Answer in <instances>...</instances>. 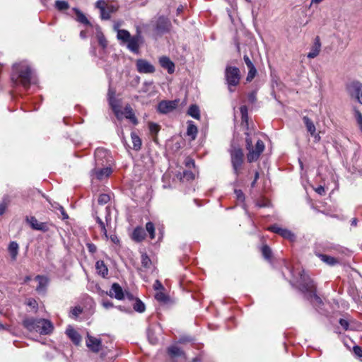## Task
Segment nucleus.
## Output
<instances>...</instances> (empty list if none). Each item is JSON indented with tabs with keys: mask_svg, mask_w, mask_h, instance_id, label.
<instances>
[{
	"mask_svg": "<svg viewBox=\"0 0 362 362\" xmlns=\"http://www.w3.org/2000/svg\"><path fill=\"white\" fill-rule=\"evenodd\" d=\"M245 135L246 149L248 151L247 159L249 163H252L256 161L264 151L265 148L264 144L262 140L257 139L254 147L252 143L255 134L252 136L251 132H245Z\"/></svg>",
	"mask_w": 362,
	"mask_h": 362,
	"instance_id": "obj_3",
	"label": "nucleus"
},
{
	"mask_svg": "<svg viewBox=\"0 0 362 362\" xmlns=\"http://www.w3.org/2000/svg\"><path fill=\"white\" fill-rule=\"evenodd\" d=\"M171 23L168 18L159 16L155 23V30L158 34H163L170 30Z\"/></svg>",
	"mask_w": 362,
	"mask_h": 362,
	"instance_id": "obj_9",
	"label": "nucleus"
},
{
	"mask_svg": "<svg viewBox=\"0 0 362 362\" xmlns=\"http://www.w3.org/2000/svg\"><path fill=\"white\" fill-rule=\"evenodd\" d=\"M56 8L59 11H64L69 8V5L67 1L63 0H57L55 2Z\"/></svg>",
	"mask_w": 362,
	"mask_h": 362,
	"instance_id": "obj_39",
	"label": "nucleus"
},
{
	"mask_svg": "<svg viewBox=\"0 0 362 362\" xmlns=\"http://www.w3.org/2000/svg\"><path fill=\"white\" fill-rule=\"evenodd\" d=\"M347 90L351 97L354 98L362 105V83L359 81H353L347 86Z\"/></svg>",
	"mask_w": 362,
	"mask_h": 362,
	"instance_id": "obj_8",
	"label": "nucleus"
},
{
	"mask_svg": "<svg viewBox=\"0 0 362 362\" xmlns=\"http://www.w3.org/2000/svg\"><path fill=\"white\" fill-rule=\"evenodd\" d=\"M23 325L30 332H36L40 334H49L53 329L52 323L45 319H35L33 317L25 318L23 321Z\"/></svg>",
	"mask_w": 362,
	"mask_h": 362,
	"instance_id": "obj_2",
	"label": "nucleus"
},
{
	"mask_svg": "<svg viewBox=\"0 0 362 362\" xmlns=\"http://www.w3.org/2000/svg\"><path fill=\"white\" fill-rule=\"evenodd\" d=\"M262 253L266 259H270L272 257V250L267 245H264L262 248Z\"/></svg>",
	"mask_w": 362,
	"mask_h": 362,
	"instance_id": "obj_42",
	"label": "nucleus"
},
{
	"mask_svg": "<svg viewBox=\"0 0 362 362\" xmlns=\"http://www.w3.org/2000/svg\"><path fill=\"white\" fill-rule=\"evenodd\" d=\"M105 211H106L105 222H106V224L108 225L111 221L110 212V209L108 206L105 207Z\"/></svg>",
	"mask_w": 362,
	"mask_h": 362,
	"instance_id": "obj_58",
	"label": "nucleus"
},
{
	"mask_svg": "<svg viewBox=\"0 0 362 362\" xmlns=\"http://www.w3.org/2000/svg\"><path fill=\"white\" fill-rule=\"evenodd\" d=\"M179 100H162L158 105V111L162 114H167L174 110L178 105Z\"/></svg>",
	"mask_w": 362,
	"mask_h": 362,
	"instance_id": "obj_11",
	"label": "nucleus"
},
{
	"mask_svg": "<svg viewBox=\"0 0 362 362\" xmlns=\"http://www.w3.org/2000/svg\"><path fill=\"white\" fill-rule=\"evenodd\" d=\"M141 264L145 268H149L151 264V260L146 253L141 255Z\"/></svg>",
	"mask_w": 362,
	"mask_h": 362,
	"instance_id": "obj_41",
	"label": "nucleus"
},
{
	"mask_svg": "<svg viewBox=\"0 0 362 362\" xmlns=\"http://www.w3.org/2000/svg\"><path fill=\"white\" fill-rule=\"evenodd\" d=\"M102 304L103 307L106 309H109L113 307V303L110 300H103Z\"/></svg>",
	"mask_w": 362,
	"mask_h": 362,
	"instance_id": "obj_61",
	"label": "nucleus"
},
{
	"mask_svg": "<svg viewBox=\"0 0 362 362\" xmlns=\"http://www.w3.org/2000/svg\"><path fill=\"white\" fill-rule=\"evenodd\" d=\"M107 4L104 0H98L95 3V7L100 11L104 10L106 8Z\"/></svg>",
	"mask_w": 362,
	"mask_h": 362,
	"instance_id": "obj_54",
	"label": "nucleus"
},
{
	"mask_svg": "<svg viewBox=\"0 0 362 362\" xmlns=\"http://www.w3.org/2000/svg\"><path fill=\"white\" fill-rule=\"evenodd\" d=\"M145 236V231L141 227H136L132 233V239L136 242H141Z\"/></svg>",
	"mask_w": 362,
	"mask_h": 362,
	"instance_id": "obj_25",
	"label": "nucleus"
},
{
	"mask_svg": "<svg viewBox=\"0 0 362 362\" xmlns=\"http://www.w3.org/2000/svg\"><path fill=\"white\" fill-rule=\"evenodd\" d=\"M146 229L149 233L151 239H153L155 238V227L154 224L152 222H148L146 224Z\"/></svg>",
	"mask_w": 362,
	"mask_h": 362,
	"instance_id": "obj_40",
	"label": "nucleus"
},
{
	"mask_svg": "<svg viewBox=\"0 0 362 362\" xmlns=\"http://www.w3.org/2000/svg\"><path fill=\"white\" fill-rule=\"evenodd\" d=\"M11 79L15 82L19 80L21 84L25 88H29L31 83H35L30 67L25 63L16 64L13 66Z\"/></svg>",
	"mask_w": 362,
	"mask_h": 362,
	"instance_id": "obj_1",
	"label": "nucleus"
},
{
	"mask_svg": "<svg viewBox=\"0 0 362 362\" xmlns=\"http://www.w3.org/2000/svg\"><path fill=\"white\" fill-rule=\"evenodd\" d=\"M155 297L158 301L160 302H165L167 299L166 296L162 292L157 293Z\"/></svg>",
	"mask_w": 362,
	"mask_h": 362,
	"instance_id": "obj_56",
	"label": "nucleus"
},
{
	"mask_svg": "<svg viewBox=\"0 0 362 362\" xmlns=\"http://www.w3.org/2000/svg\"><path fill=\"white\" fill-rule=\"evenodd\" d=\"M109 104L114 112L116 117L120 120L122 119L123 112L121 111L119 105H118L117 100L115 99V97L111 96L110 94H109Z\"/></svg>",
	"mask_w": 362,
	"mask_h": 362,
	"instance_id": "obj_18",
	"label": "nucleus"
},
{
	"mask_svg": "<svg viewBox=\"0 0 362 362\" xmlns=\"http://www.w3.org/2000/svg\"><path fill=\"white\" fill-rule=\"evenodd\" d=\"M354 115L356 119L358 124L359 125L360 129L362 131V114L361 112L356 108L354 109Z\"/></svg>",
	"mask_w": 362,
	"mask_h": 362,
	"instance_id": "obj_43",
	"label": "nucleus"
},
{
	"mask_svg": "<svg viewBox=\"0 0 362 362\" xmlns=\"http://www.w3.org/2000/svg\"><path fill=\"white\" fill-rule=\"evenodd\" d=\"M229 152L233 173L235 175L236 178H238L242 173V168L244 163V153L240 148L233 146H231Z\"/></svg>",
	"mask_w": 362,
	"mask_h": 362,
	"instance_id": "obj_5",
	"label": "nucleus"
},
{
	"mask_svg": "<svg viewBox=\"0 0 362 362\" xmlns=\"http://www.w3.org/2000/svg\"><path fill=\"white\" fill-rule=\"evenodd\" d=\"M35 279L38 281L36 291L39 293L45 291L48 283L47 279L43 276L37 275Z\"/></svg>",
	"mask_w": 362,
	"mask_h": 362,
	"instance_id": "obj_23",
	"label": "nucleus"
},
{
	"mask_svg": "<svg viewBox=\"0 0 362 362\" xmlns=\"http://www.w3.org/2000/svg\"><path fill=\"white\" fill-rule=\"evenodd\" d=\"M139 35L132 36L125 44H127V48L132 52L138 54L139 49Z\"/></svg>",
	"mask_w": 362,
	"mask_h": 362,
	"instance_id": "obj_19",
	"label": "nucleus"
},
{
	"mask_svg": "<svg viewBox=\"0 0 362 362\" xmlns=\"http://www.w3.org/2000/svg\"><path fill=\"white\" fill-rule=\"evenodd\" d=\"M95 218L96 222L98 223L99 226L100 227V230H101L102 233L105 236V238H107V229L105 227V223L97 215H95Z\"/></svg>",
	"mask_w": 362,
	"mask_h": 362,
	"instance_id": "obj_38",
	"label": "nucleus"
},
{
	"mask_svg": "<svg viewBox=\"0 0 362 362\" xmlns=\"http://www.w3.org/2000/svg\"><path fill=\"white\" fill-rule=\"evenodd\" d=\"M131 138H132V144H133V148L135 151L140 150L141 147L142 142H141V139L139 138V136L136 133L132 132Z\"/></svg>",
	"mask_w": 362,
	"mask_h": 362,
	"instance_id": "obj_32",
	"label": "nucleus"
},
{
	"mask_svg": "<svg viewBox=\"0 0 362 362\" xmlns=\"http://www.w3.org/2000/svg\"><path fill=\"white\" fill-rule=\"evenodd\" d=\"M123 114H124L125 117L129 119L134 124H137L138 120L132 107L129 105L125 106Z\"/></svg>",
	"mask_w": 362,
	"mask_h": 362,
	"instance_id": "obj_24",
	"label": "nucleus"
},
{
	"mask_svg": "<svg viewBox=\"0 0 362 362\" xmlns=\"http://www.w3.org/2000/svg\"><path fill=\"white\" fill-rule=\"evenodd\" d=\"M242 124H245L247 129H248V114L241 115Z\"/></svg>",
	"mask_w": 362,
	"mask_h": 362,
	"instance_id": "obj_62",
	"label": "nucleus"
},
{
	"mask_svg": "<svg viewBox=\"0 0 362 362\" xmlns=\"http://www.w3.org/2000/svg\"><path fill=\"white\" fill-rule=\"evenodd\" d=\"M315 255L321 259V261H322L324 263L329 266H334L339 263V261L337 258L332 256L321 254L319 252H315Z\"/></svg>",
	"mask_w": 362,
	"mask_h": 362,
	"instance_id": "obj_22",
	"label": "nucleus"
},
{
	"mask_svg": "<svg viewBox=\"0 0 362 362\" xmlns=\"http://www.w3.org/2000/svg\"><path fill=\"white\" fill-rule=\"evenodd\" d=\"M74 11L76 15V21L84 25H90L89 21L87 19L86 16L78 8H74Z\"/></svg>",
	"mask_w": 362,
	"mask_h": 362,
	"instance_id": "obj_33",
	"label": "nucleus"
},
{
	"mask_svg": "<svg viewBox=\"0 0 362 362\" xmlns=\"http://www.w3.org/2000/svg\"><path fill=\"white\" fill-rule=\"evenodd\" d=\"M339 324L345 330L348 329V328H349V322H348L347 320H346L344 319H340L339 320Z\"/></svg>",
	"mask_w": 362,
	"mask_h": 362,
	"instance_id": "obj_59",
	"label": "nucleus"
},
{
	"mask_svg": "<svg viewBox=\"0 0 362 362\" xmlns=\"http://www.w3.org/2000/svg\"><path fill=\"white\" fill-rule=\"evenodd\" d=\"M82 313V309L79 306L73 308L71 310V314L75 317H78Z\"/></svg>",
	"mask_w": 362,
	"mask_h": 362,
	"instance_id": "obj_53",
	"label": "nucleus"
},
{
	"mask_svg": "<svg viewBox=\"0 0 362 362\" xmlns=\"http://www.w3.org/2000/svg\"><path fill=\"white\" fill-rule=\"evenodd\" d=\"M257 74V70L255 66L248 68V74L247 76V81H251L255 76Z\"/></svg>",
	"mask_w": 362,
	"mask_h": 362,
	"instance_id": "obj_44",
	"label": "nucleus"
},
{
	"mask_svg": "<svg viewBox=\"0 0 362 362\" xmlns=\"http://www.w3.org/2000/svg\"><path fill=\"white\" fill-rule=\"evenodd\" d=\"M181 179L187 181L192 180L194 179V174L190 170H185L182 173V177Z\"/></svg>",
	"mask_w": 362,
	"mask_h": 362,
	"instance_id": "obj_45",
	"label": "nucleus"
},
{
	"mask_svg": "<svg viewBox=\"0 0 362 362\" xmlns=\"http://www.w3.org/2000/svg\"><path fill=\"white\" fill-rule=\"evenodd\" d=\"M320 50H321V42H320V37L318 36H317L314 40L313 45H312V47L310 48V51L308 54L307 57L309 59H314L318 56Z\"/></svg>",
	"mask_w": 362,
	"mask_h": 362,
	"instance_id": "obj_17",
	"label": "nucleus"
},
{
	"mask_svg": "<svg viewBox=\"0 0 362 362\" xmlns=\"http://www.w3.org/2000/svg\"><path fill=\"white\" fill-rule=\"evenodd\" d=\"M117 39L122 43H126L132 37L129 31L126 30H117Z\"/></svg>",
	"mask_w": 362,
	"mask_h": 362,
	"instance_id": "obj_29",
	"label": "nucleus"
},
{
	"mask_svg": "<svg viewBox=\"0 0 362 362\" xmlns=\"http://www.w3.org/2000/svg\"><path fill=\"white\" fill-rule=\"evenodd\" d=\"M168 353L173 358L185 356V353L183 352V351L180 348L175 345L168 348Z\"/></svg>",
	"mask_w": 362,
	"mask_h": 362,
	"instance_id": "obj_26",
	"label": "nucleus"
},
{
	"mask_svg": "<svg viewBox=\"0 0 362 362\" xmlns=\"http://www.w3.org/2000/svg\"><path fill=\"white\" fill-rule=\"evenodd\" d=\"M95 160L96 166H105L111 164V157L104 148H97L95 151Z\"/></svg>",
	"mask_w": 362,
	"mask_h": 362,
	"instance_id": "obj_7",
	"label": "nucleus"
},
{
	"mask_svg": "<svg viewBox=\"0 0 362 362\" xmlns=\"http://www.w3.org/2000/svg\"><path fill=\"white\" fill-rule=\"evenodd\" d=\"M225 77L228 85L230 92H233L232 86H236L240 79V70L235 66H227L225 71Z\"/></svg>",
	"mask_w": 362,
	"mask_h": 362,
	"instance_id": "obj_6",
	"label": "nucleus"
},
{
	"mask_svg": "<svg viewBox=\"0 0 362 362\" xmlns=\"http://www.w3.org/2000/svg\"><path fill=\"white\" fill-rule=\"evenodd\" d=\"M197 132H198L197 127H196V125H194L193 122H192V121L188 122L187 134L188 136H191L192 140L195 139L197 134Z\"/></svg>",
	"mask_w": 362,
	"mask_h": 362,
	"instance_id": "obj_30",
	"label": "nucleus"
},
{
	"mask_svg": "<svg viewBox=\"0 0 362 362\" xmlns=\"http://www.w3.org/2000/svg\"><path fill=\"white\" fill-rule=\"evenodd\" d=\"M18 244L16 242L12 241L10 243L8 250L12 260L16 259L18 254Z\"/></svg>",
	"mask_w": 362,
	"mask_h": 362,
	"instance_id": "obj_28",
	"label": "nucleus"
},
{
	"mask_svg": "<svg viewBox=\"0 0 362 362\" xmlns=\"http://www.w3.org/2000/svg\"><path fill=\"white\" fill-rule=\"evenodd\" d=\"M248 100L250 103L254 104L257 101V92L255 90L252 91L247 95Z\"/></svg>",
	"mask_w": 362,
	"mask_h": 362,
	"instance_id": "obj_49",
	"label": "nucleus"
},
{
	"mask_svg": "<svg viewBox=\"0 0 362 362\" xmlns=\"http://www.w3.org/2000/svg\"><path fill=\"white\" fill-rule=\"evenodd\" d=\"M187 113L194 119H199L200 117V112L197 105H192L188 109Z\"/></svg>",
	"mask_w": 362,
	"mask_h": 362,
	"instance_id": "obj_34",
	"label": "nucleus"
},
{
	"mask_svg": "<svg viewBox=\"0 0 362 362\" xmlns=\"http://www.w3.org/2000/svg\"><path fill=\"white\" fill-rule=\"evenodd\" d=\"M26 221L34 230L42 232H47L49 230V227L46 223L39 222L34 216L27 217Z\"/></svg>",
	"mask_w": 362,
	"mask_h": 362,
	"instance_id": "obj_14",
	"label": "nucleus"
},
{
	"mask_svg": "<svg viewBox=\"0 0 362 362\" xmlns=\"http://www.w3.org/2000/svg\"><path fill=\"white\" fill-rule=\"evenodd\" d=\"M95 269L97 272L103 277H105L108 274V269L105 264L104 262L102 260H98L96 262Z\"/></svg>",
	"mask_w": 362,
	"mask_h": 362,
	"instance_id": "obj_27",
	"label": "nucleus"
},
{
	"mask_svg": "<svg viewBox=\"0 0 362 362\" xmlns=\"http://www.w3.org/2000/svg\"><path fill=\"white\" fill-rule=\"evenodd\" d=\"M149 130L151 134H157L159 131V126L157 124L151 122L149 123Z\"/></svg>",
	"mask_w": 362,
	"mask_h": 362,
	"instance_id": "obj_52",
	"label": "nucleus"
},
{
	"mask_svg": "<svg viewBox=\"0 0 362 362\" xmlns=\"http://www.w3.org/2000/svg\"><path fill=\"white\" fill-rule=\"evenodd\" d=\"M66 334L72 342L76 345H79L81 341V336L72 327L69 326L66 330Z\"/></svg>",
	"mask_w": 362,
	"mask_h": 362,
	"instance_id": "obj_20",
	"label": "nucleus"
},
{
	"mask_svg": "<svg viewBox=\"0 0 362 362\" xmlns=\"http://www.w3.org/2000/svg\"><path fill=\"white\" fill-rule=\"evenodd\" d=\"M354 353L358 357H362V348L359 346H354L353 348Z\"/></svg>",
	"mask_w": 362,
	"mask_h": 362,
	"instance_id": "obj_55",
	"label": "nucleus"
},
{
	"mask_svg": "<svg viewBox=\"0 0 362 362\" xmlns=\"http://www.w3.org/2000/svg\"><path fill=\"white\" fill-rule=\"evenodd\" d=\"M113 11L112 6H108L104 10L100 11V17L103 20H108L110 18V13Z\"/></svg>",
	"mask_w": 362,
	"mask_h": 362,
	"instance_id": "obj_37",
	"label": "nucleus"
},
{
	"mask_svg": "<svg viewBox=\"0 0 362 362\" xmlns=\"http://www.w3.org/2000/svg\"><path fill=\"white\" fill-rule=\"evenodd\" d=\"M110 200V197L108 194H102L99 196L98 202L100 204H105Z\"/></svg>",
	"mask_w": 362,
	"mask_h": 362,
	"instance_id": "obj_46",
	"label": "nucleus"
},
{
	"mask_svg": "<svg viewBox=\"0 0 362 362\" xmlns=\"http://www.w3.org/2000/svg\"><path fill=\"white\" fill-rule=\"evenodd\" d=\"M147 336L151 344H155L157 343L158 339L153 336V332L150 328L148 329Z\"/></svg>",
	"mask_w": 362,
	"mask_h": 362,
	"instance_id": "obj_47",
	"label": "nucleus"
},
{
	"mask_svg": "<svg viewBox=\"0 0 362 362\" xmlns=\"http://www.w3.org/2000/svg\"><path fill=\"white\" fill-rule=\"evenodd\" d=\"M107 294L111 298H115L117 300H122L124 298V292L120 285L117 283L112 284L111 288Z\"/></svg>",
	"mask_w": 362,
	"mask_h": 362,
	"instance_id": "obj_15",
	"label": "nucleus"
},
{
	"mask_svg": "<svg viewBox=\"0 0 362 362\" xmlns=\"http://www.w3.org/2000/svg\"><path fill=\"white\" fill-rule=\"evenodd\" d=\"M243 59L247 69L255 66L247 55H244Z\"/></svg>",
	"mask_w": 362,
	"mask_h": 362,
	"instance_id": "obj_57",
	"label": "nucleus"
},
{
	"mask_svg": "<svg viewBox=\"0 0 362 362\" xmlns=\"http://www.w3.org/2000/svg\"><path fill=\"white\" fill-rule=\"evenodd\" d=\"M133 308L135 311L138 313H144L146 310V306L144 303L139 299V298H135V302L133 305Z\"/></svg>",
	"mask_w": 362,
	"mask_h": 362,
	"instance_id": "obj_35",
	"label": "nucleus"
},
{
	"mask_svg": "<svg viewBox=\"0 0 362 362\" xmlns=\"http://www.w3.org/2000/svg\"><path fill=\"white\" fill-rule=\"evenodd\" d=\"M269 230L291 241H293L296 238L295 235L291 230L286 228H282L277 225L271 226L269 228Z\"/></svg>",
	"mask_w": 362,
	"mask_h": 362,
	"instance_id": "obj_13",
	"label": "nucleus"
},
{
	"mask_svg": "<svg viewBox=\"0 0 362 362\" xmlns=\"http://www.w3.org/2000/svg\"><path fill=\"white\" fill-rule=\"evenodd\" d=\"M236 198L238 201L243 202L245 200V195L242 190L240 189H235L234 191Z\"/></svg>",
	"mask_w": 362,
	"mask_h": 362,
	"instance_id": "obj_51",
	"label": "nucleus"
},
{
	"mask_svg": "<svg viewBox=\"0 0 362 362\" xmlns=\"http://www.w3.org/2000/svg\"><path fill=\"white\" fill-rule=\"evenodd\" d=\"M136 66L138 72L141 74H153L155 72V66L144 59H139L136 61Z\"/></svg>",
	"mask_w": 362,
	"mask_h": 362,
	"instance_id": "obj_10",
	"label": "nucleus"
},
{
	"mask_svg": "<svg viewBox=\"0 0 362 362\" xmlns=\"http://www.w3.org/2000/svg\"><path fill=\"white\" fill-rule=\"evenodd\" d=\"M299 288L302 292L308 294L314 305L320 306L322 304V299L316 294V287L313 281L304 273L300 274Z\"/></svg>",
	"mask_w": 362,
	"mask_h": 362,
	"instance_id": "obj_4",
	"label": "nucleus"
},
{
	"mask_svg": "<svg viewBox=\"0 0 362 362\" xmlns=\"http://www.w3.org/2000/svg\"><path fill=\"white\" fill-rule=\"evenodd\" d=\"M185 165L190 168L191 166H194V160H192V158H187L185 161Z\"/></svg>",
	"mask_w": 362,
	"mask_h": 362,
	"instance_id": "obj_60",
	"label": "nucleus"
},
{
	"mask_svg": "<svg viewBox=\"0 0 362 362\" xmlns=\"http://www.w3.org/2000/svg\"><path fill=\"white\" fill-rule=\"evenodd\" d=\"M159 64L163 68L167 69L169 74H173L175 71V64L169 59V57L163 56L159 58Z\"/></svg>",
	"mask_w": 362,
	"mask_h": 362,
	"instance_id": "obj_21",
	"label": "nucleus"
},
{
	"mask_svg": "<svg viewBox=\"0 0 362 362\" xmlns=\"http://www.w3.org/2000/svg\"><path fill=\"white\" fill-rule=\"evenodd\" d=\"M303 119L308 132H310L312 136H315L316 129L313 121L307 116L303 117Z\"/></svg>",
	"mask_w": 362,
	"mask_h": 362,
	"instance_id": "obj_31",
	"label": "nucleus"
},
{
	"mask_svg": "<svg viewBox=\"0 0 362 362\" xmlns=\"http://www.w3.org/2000/svg\"><path fill=\"white\" fill-rule=\"evenodd\" d=\"M111 164L105 166H96L91 170V175H95L98 180L107 177L112 173Z\"/></svg>",
	"mask_w": 362,
	"mask_h": 362,
	"instance_id": "obj_12",
	"label": "nucleus"
},
{
	"mask_svg": "<svg viewBox=\"0 0 362 362\" xmlns=\"http://www.w3.org/2000/svg\"><path fill=\"white\" fill-rule=\"evenodd\" d=\"M87 247H88V249L89 252H91V253H94L97 250L96 246L94 244H93V243H88L87 245Z\"/></svg>",
	"mask_w": 362,
	"mask_h": 362,
	"instance_id": "obj_63",
	"label": "nucleus"
},
{
	"mask_svg": "<svg viewBox=\"0 0 362 362\" xmlns=\"http://www.w3.org/2000/svg\"><path fill=\"white\" fill-rule=\"evenodd\" d=\"M26 305L31 307L32 308L35 309V310H37V309L38 304L34 298H28L26 301Z\"/></svg>",
	"mask_w": 362,
	"mask_h": 362,
	"instance_id": "obj_48",
	"label": "nucleus"
},
{
	"mask_svg": "<svg viewBox=\"0 0 362 362\" xmlns=\"http://www.w3.org/2000/svg\"><path fill=\"white\" fill-rule=\"evenodd\" d=\"M256 205L259 207H268L270 206V202L267 199H262L257 202Z\"/></svg>",
	"mask_w": 362,
	"mask_h": 362,
	"instance_id": "obj_50",
	"label": "nucleus"
},
{
	"mask_svg": "<svg viewBox=\"0 0 362 362\" xmlns=\"http://www.w3.org/2000/svg\"><path fill=\"white\" fill-rule=\"evenodd\" d=\"M315 191L320 195H322L325 193V188L322 186L318 187Z\"/></svg>",
	"mask_w": 362,
	"mask_h": 362,
	"instance_id": "obj_64",
	"label": "nucleus"
},
{
	"mask_svg": "<svg viewBox=\"0 0 362 362\" xmlns=\"http://www.w3.org/2000/svg\"><path fill=\"white\" fill-rule=\"evenodd\" d=\"M96 37L98 41V44L100 45V46H101L103 49H106L107 47V41L105 37L104 36L103 33L101 32H98L97 33Z\"/></svg>",
	"mask_w": 362,
	"mask_h": 362,
	"instance_id": "obj_36",
	"label": "nucleus"
},
{
	"mask_svg": "<svg viewBox=\"0 0 362 362\" xmlns=\"http://www.w3.org/2000/svg\"><path fill=\"white\" fill-rule=\"evenodd\" d=\"M101 339L93 337L88 334L87 340H86V346L95 353L99 352L101 349Z\"/></svg>",
	"mask_w": 362,
	"mask_h": 362,
	"instance_id": "obj_16",
	"label": "nucleus"
}]
</instances>
